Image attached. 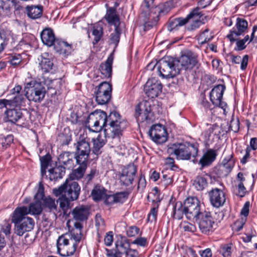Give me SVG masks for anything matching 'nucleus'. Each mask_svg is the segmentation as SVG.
Returning a JSON list of instances; mask_svg holds the SVG:
<instances>
[{
	"mask_svg": "<svg viewBox=\"0 0 257 257\" xmlns=\"http://www.w3.org/2000/svg\"><path fill=\"white\" fill-rule=\"evenodd\" d=\"M107 121L109 122V127L105 129V134L112 138L119 136L125 127V122L120 120V115L116 112H111L108 117L104 111L91 113L87 118V125L90 130L97 132L102 130Z\"/></svg>",
	"mask_w": 257,
	"mask_h": 257,
	"instance_id": "obj_1",
	"label": "nucleus"
},
{
	"mask_svg": "<svg viewBox=\"0 0 257 257\" xmlns=\"http://www.w3.org/2000/svg\"><path fill=\"white\" fill-rule=\"evenodd\" d=\"M82 225L75 222L74 227L69 232L60 236L57 240V252L62 256H68L74 254L78 243L83 237Z\"/></svg>",
	"mask_w": 257,
	"mask_h": 257,
	"instance_id": "obj_2",
	"label": "nucleus"
},
{
	"mask_svg": "<svg viewBox=\"0 0 257 257\" xmlns=\"http://www.w3.org/2000/svg\"><path fill=\"white\" fill-rule=\"evenodd\" d=\"M169 155H175L177 159L189 160L191 157H195L198 153V148L189 143L173 144L167 149Z\"/></svg>",
	"mask_w": 257,
	"mask_h": 257,
	"instance_id": "obj_3",
	"label": "nucleus"
},
{
	"mask_svg": "<svg viewBox=\"0 0 257 257\" xmlns=\"http://www.w3.org/2000/svg\"><path fill=\"white\" fill-rule=\"evenodd\" d=\"M80 187L77 182L70 180H66L65 183L58 189H54L53 193L58 196L64 194L68 199L75 200L80 194Z\"/></svg>",
	"mask_w": 257,
	"mask_h": 257,
	"instance_id": "obj_4",
	"label": "nucleus"
},
{
	"mask_svg": "<svg viewBox=\"0 0 257 257\" xmlns=\"http://www.w3.org/2000/svg\"><path fill=\"white\" fill-rule=\"evenodd\" d=\"M158 70L164 78H173L179 74V68L176 67L175 59L166 57L159 62Z\"/></svg>",
	"mask_w": 257,
	"mask_h": 257,
	"instance_id": "obj_5",
	"label": "nucleus"
},
{
	"mask_svg": "<svg viewBox=\"0 0 257 257\" xmlns=\"http://www.w3.org/2000/svg\"><path fill=\"white\" fill-rule=\"evenodd\" d=\"M184 203L185 215L188 219H195L204 211L201 208L200 202L196 197H188Z\"/></svg>",
	"mask_w": 257,
	"mask_h": 257,
	"instance_id": "obj_6",
	"label": "nucleus"
},
{
	"mask_svg": "<svg viewBox=\"0 0 257 257\" xmlns=\"http://www.w3.org/2000/svg\"><path fill=\"white\" fill-rule=\"evenodd\" d=\"M24 91L27 98L35 102H40L45 96V88L39 83H28L25 87Z\"/></svg>",
	"mask_w": 257,
	"mask_h": 257,
	"instance_id": "obj_7",
	"label": "nucleus"
},
{
	"mask_svg": "<svg viewBox=\"0 0 257 257\" xmlns=\"http://www.w3.org/2000/svg\"><path fill=\"white\" fill-rule=\"evenodd\" d=\"M176 67L179 68V72L181 70H191L197 64V55L191 51H186L177 59H175Z\"/></svg>",
	"mask_w": 257,
	"mask_h": 257,
	"instance_id": "obj_8",
	"label": "nucleus"
},
{
	"mask_svg": "<svg viewBox=\"0 0 257 257\" xmlns=\"http://www.w3.org/2000/svg\"><path fill=\"white\" fill-rule=\"evenodd\" d=\"M76 146L75 159L77 163L87 162L91 151L89 139L83 138L77 141Z\"/></svg>",
	"mask_w": 257,
	"mask_h": 257,
	"instance_id": "obj_9",
	"label": "nucleus"
},
{
	"mask_svg": "<svg viewBox=\"0 0 257 257\" xmlns=\"http://www.w3.org/2000/svg\"><path fill=\"white\" fill-rule=\"evenodd\" d=\"M112 91L111 85L107 82L101 83L95 91V100L98 104L103 105L107 103L110 100Z\"/></svg>",
	"mask_w": 257,
	"mask_h": 257,
	"instance_id": "obj_10",
	"label": "nucleus"
},
{
	"mask_svg": "<svg viewBox=\"0 0 257 257\" xmlns=\"http://www.w3.org/2000/svg\"><path fill=\"white\" fill-rule=\"evenodd\" d=\"M44 197V187L42 183L40 182L36 194L34 196V201L30 204L29 213L33 215H39L42 211V201Z\"/></svg>",
	"mask_w": 257,
	"mask_h": 257,
	"instance_id": "obj_11",
	"label": "nucleus"
},
{
	"mask_svg": "<svg viewBox=\"0 0 257 257\" xmlns=\"http://www.w3.org/2000/svg\"><path fill=\"white\" fill-rule=\"evenodd\" d=\"M195 220L203 233L207 234L212 231L214 221L210 212H203Z\"/></svg>",
	"mask_w": 257,
	"mask_h": 257,
	"instance_id": "obj_12",
	"label": "nucleus"
},
{
	"mask_svg": "<svg viewBox=\"0 0 257 257\" xmlns=\"http://www.w3.org/2000/svg\"><path fill=\"white\" fill-rule=\"evenodd\" d=\"M21 90L20 85L16 86L12 90L11 93L8 96L10 106L20 107L25 106L26 98L24 95L20 93Z\"/></svg>",
	"mask_w": 257,
	"mask_h": 257,
	"instance_id": "obj_13",
	"label": "nucleus"
},
{
	"mask_svg": "<svg viewBox=\"0 0 257 257\" xmlns=\"http://www.w3.org/2000/svg\"><path fill=\"white\" fill-rule=\"evenodd\" d=\"M135 115L138 121L143 122L145 120H151L153 113L150 103L147 101L139 103L136 108Z\"/></svg>",
	"mask_w": 257,
	"mask_h": 257,
	"instance_id": "obj_14",
	"label": "nucleus"
},
{
	"mask_svg": "<svg viewBox=\"0 0 257 257\" xmlns=\"http://www.w3.org/2000/svg\"><path fill=\"white\" fill-rule=\"evenodd\" d=\"M149 135L156 143L162 144L167 140L166 130L160 124L153 125L149 131Z\"/></svg>",
	"mask_w": 257,
	"mask_h": 257,
	"instance_id": "obj_15",
	"label": "nucleus"
},
{
	"mask_svg": "<svg viewBox=\"0 0 257 257\" xmlns=\"http://www.w3.org/2000/svg\"><path fill=\"white\" fill-rule=\"evenodd\" d=\"M162 85L161 82L155 78L148 80L144 86V91L151 98L156 97L161 92Z\"/></svg>",
	"mask_w": 257,
	"mask_h": 257,
	"instance_id": "obj_16",
	"label": "nucleus"
},
{
	"mask_svg": "<svg viewBox=\"0 0 257 257\" xmlns=\"http://www.w3.org/2000/svg\"><path fill=\"white\" fill-rule=\"evenodd\" d=\"M235 28L231 31L230 34L227 36L230 42L236 40V38L243 35L248 28V23L244 19L237 18L236 19Z\"/></svg>",
	"mask_w": 257,
	"mask_h": 257,
	"instance_id": "obj_17",
	"label": "nucleus"
},
{
	"mask_svg": "<svg viewBox=\"0 0 257 257\" xmlns=\"http://www.w3.org/2000/svg\"><path fill=\"white\" fill-rule=\"evenodd\" d=\"M209 196L211 204L216 208L222 206L226 201L225 193L218 188L211 190L209 192Z\"/></svg>",
	"mask_w": 257,
	"mask_h": 257,
	"instance_id": "obj_18",
	"label": "nucleus"
},
{
	"mask_svg": "<svg viewBox=\"0 0 257 257\" xmlns=\"http://www.w3.org/2000/svg\"><path fill=\"white\" fill-rule=\"evenodd\" d=\"M225 89L223 85L215 86L210 93V100L212 103L217 106L223 108L225 104L222 101L223 94Z\"/></svg>",
	"mask_w": 257,
	"mask_h": 257,
	"instance_id": "obj_19",
	"label": "nucleus"
},
{
	"mask_svg": "<svg viewBox=\"0 0 257 257\" xmlns=\"http://www.w3.org/2000/svg\"><path fill=\"white\" fill-rule=\"evenodd\" d=\"M137 172V167L134 164H130L123 171L120 180L125 185L131 184Z\"/></svg>",
	"mask_w": 257,
	"mask_h": 257,
	"instance_id": "obj_20",
	"label": "nucleus"
},
{
	"mask_svg": "<svg viewBox=\"0 0 257 257\" xmlns=\"http://www.w3.org/2000/svg\"><path fill=\"white\" fill-rule=\"evenodd\" d=\"M35 222L30 217L22 219L20 223L15 224L16 233L19 236H22L26 232L30 231L33 229Z\"/></svg>",
	"mask_w": 257,
	"mask_h": 257,
	"instance_id": "obj_21",
	"label": "nucleus"
},
{
	"mask_svg": "<svg viewBox=\"0 0 257 257\" xmlns=\"http://www.w3.org/2000/svg\"><path fill=\"white\" fill-rule=\"evenodd\" d=\"M71 214L75 220L83 221L88 218L89 214V207L84 205L76 206L73 209Z\"/></svg>",
	"mask_w": 257,
	"mask_h": 257,
	"instance_id": "obj_22",
	"label": "nucleus"
},
{
	"mask_svg": "<svg viewBox=\"0 0 257 257\" xmlns=\"http://www.w3.org/2000/svg\"><path fill=\"white\" fill-rule=\"evenodd\" d=\"M197 13V9H194L185 18H178L172 21L169 23L171 30L174 29L178 27H181L186 24L192 18L196 19L198 17V14Z\"/></svg>",
	"mask_w": 257,
	"mask_h": 257,
	"instance_id": "obj_23",
	"label": "nucleus"
},
{
	"mask_svg": "<svg viewBox=\"0 0 257 257\" xmlns=\"http://www.w3.org/2000/svg\"><path fill=\"white\" fill-rule=\"evenodd\" d=\"M74 156L72 154L69 152H64L61 154L58 157V161L60 164L59 167L65 169H71L74 165Z\"/></svg>",
	"mask_w": 257,
	"mask_h": 257,
	"instance_id": "obj_24",
	"label": "nucleus"
},
{
	"mask_svg": "<svg viewBox=\"0 0 257 257\" xmlns=\"http://www.w3.org/2000/svg\"><path fill=\"white\" fill-rule=\"evenodd\" d=\"M41 38L43 44L49 47L53 45L57 41L53 31L50 28H46L42 31Z\"/></svg>",
	"mask_w": 257,
	"mask_h": 257,
	"instance_id": "obj_25",
	"label": "nucleus"
},
{
	"mask_svg": "<svg viewBox=\"0 0 257 257\" xmlns=\"http://www.w3.org/2000/svg\"><path fill=\"white\" fill-rule=\"evenodd\" d=\"M113 60V54L112 53L108 56L106 61L100 65L99 70L103 77L109 78L111 77Z\"/></svg>",
	"mask_w": 257,
	"mask_h": 257,
	"instance_id": "obj_26",
	"label": "nucleus"
},
{
	"mask_svg": "<svg viewBox=\"0 0 257 257\" xmlns=\"http://www.w3.org/2000/svg\"><path fill=\"white\" fill-rule=\"evenodd\" d=\"M29 214L28 208L26 206L17 207L12 215V221L15 224L20 223L22 219L28 218L26 216Z\"/></svg>",
	"mask_w": 257,
	"mask_h": 257,
	"instance_id": "obj_27",
	"label": "nucleus"
},
{
	"mask_svg": "<svg viewBox=\"0 0 257 257\" xmlns=\"http://www.w3.org/2000/svg\"><path fill=\"white\" fill-rule=\"evenodd\" d=\"M217 156L216 151L213 149L208 150L199 160V164L202 167L209 166L214 161Z\"/></svg>",
	"mask_w": 257,
	"mask_h": 257,
	"instance_id": "obj_28",
	"label": "nucleus"
},
{
	"mask_svg": "<svg viewBox=\"0 0 257 257\" xmlns=\"http://www.w3.org/2000/svg\"><path fill=\"white\" fill-rule=\"evenodd\" d=\"M54 45V48L57 52L65 56H68L72 51L71 45L68 44L67 42L57 40Z\"/></svg>",
	"mask_w": 257,
	"mask_h": 257,
	"instance_id": "obj_29",
	"label": "nucleus"
},
{
	"mask_svg": "<svg viewBox=\"0 0 257 257\" xmlns=\"http://www.w3.org/2000/svg\"><path fill=\"white\" fill-rule=\"evenodd\" d=\"M104 19L109 24L113 25L115 27H119L120 22L115 9L112 8H109L107 10Z\"/></svg>",
	"mask_w": 257,
	"mask_h": 257,
	"instance_id": "obj_30",
	"label": "nucleus"
},
{
	"mask_svg": "<svg viewBox=\"0 0 257 257\" xmlns=\"http://www.w3.org/2000/svg\"><path fill=\"white\" fill-rule=\"evenodd\" d=\"M13 6V0H0V16L3 17L10 16Z\"/></svg>",
	"mask_w": 257,
	"mask_h": 257,
	"instance_id": "obj_31",
	"label": "nucleus"
},
{
	"mask_svg": "<svg viewBox=\"0 0 257 257\" xmlns=\"http://www.w3.org/2000/svg\"><path fill=\"white\" fill-rule=\"evenodd\" d=\"M28 16L32 19H37L41 17L43 14L42 6H31L26 7Z\"/></svg>",
	"mask_w": 257,
	"mask_h": 257,
	"instance_id": "obj_32",
	"label": "nucleus"
},
{
	"mask_svg": "<svg viewBox=\"0 0 257 257\" xmlns=\"http://www.w3.org/2000/svg\"><path fill=\"white\" fill-rule=\"evenodd\" d=\"M5 114L8 121L13 123L16 122L23 116V114L20 109H9L5 111Z\"/></svg>",
	"mask_w": 257,
	"mask_h": 257,
	"instance_id": "obj_33",
	"label": "nucleus"
},
{
	"mask_svg": "<svg viewBox=\"0 0 257 257\" xmlns=\"http://www.w3.org/2000/svg\"><path fill=\"white\" fill-rule=\"evenodd\" d=\"M65 173V170L62 167H56L49 170L48 177L51 181H56L58 179L62 178Z\"/></svg>",
	"mask_w": 257,
	"mask_h": 257,
	"instance_id": "obj_34",
	"label": "nucleus"
},
{
	"mask_svg": "<svg viewBox=\"0 0 257 257\" xmlns=\"http://www.w3.org/2000/svg\"><path fill=\"white\" fill-rule=\"evenodd\" d=\"M130 243L127 240L121 238L115 242L116 251L119 254L125 253L130 249Z\"/></svg>",
	"mask_w": 257,
	"mask_h": 257,
	"instance_id": "obj_35",
	"label": "nucleus"
},
{
	"mask_svg": "<svg viewBox=\"0 0 257 257\" xmlns=\"http://www.w3.org/2000/svg\"><path fill=\"white\" fill-rule=\"evenodd\" d=\"M173 7V2L170 1L155 7L153 10L154 11L155 15H157V13H158L160 15L161 14H167Z\"/></svg>",
	"mask_w": 257,
	"mask_h": 257,
	"instance_id": "obj_36",
	"label": "nucleus"
},
{
	"mask_svg": "<svg viewBox=\"0 0 257 257\" xmlns=\"http://www.w3.org/2000/svg\"><path fill=\"white\" fill-rule=\"evenodd\" d=\"M87 163H77L79 165V166L77 169L74 170L70 175V178L72 180H78L83 176L87 168Z\"/></svg>",
	"mask_w": 257,
	"mask_h": 257,
	"instance_id": "obj_37",
	"label": "nucleus"
},
{
	"mask_svg": "<svg viewBox=\"0 0 257 257\" xmlns=\"http://www.w3.org/2000/svg\"><path fill=\"white\" fill-rule=\"evenodd\" d=\"M46 56H47V53H44L41 56V59L39 63V65L41 69L44 72H48L52 70L53 66V63L50 58H47Z\"/></svg>",
	"mask_w": 257,
	"mask_h": 257,
	"instance_id": "obj_38",
	"label": "nucleus"
},
{
	"mask_svg": "<svg viewBox=\"0 0 257 257\" xmlns=\"http://www.w3.org/2000/svg\"><path fill=\"white\" fill-rule=\"evenodd\" d=\"M147 21L145 20L144 25L145 31H147L155 26L159 20V15L155 14H149L146 16Z\"/></svg>",
	"mask_w": 257,
	"mask_h": 257,
	"instance_id": "obj_39",
	"label": "nucleus"
},
{
	"mask_svg": "<svg viewBox=\"0 0 257 257\" xmlns=\"http://www.w3.org/2000/svg\"><path fill=\"white\" fill-rule=\"evenodd\" d=\"M106 190L101 186H96L91 192V196L95 201L104 199L106 196Z\"/></svg>",
	"mask_w": 257,
	"mask_h": 257,
	"instance_id": "obj_40",
	"label": "nucleus"
},
{
	"mask_svg": "<svg viewBox=\"0 0 257 257\" xmlns=\"http://www.w3.org/2000/svg\"><path fill=\"white\" fill-rule=\"evenodd\" d=\"M234 162L231 155L223 159L222 162V167L225 171V174H227L231 171L234 165Z\"/></svg>",
	"mask_w": 257,
	"mask_h": 257,
	"instance_id": "obj_41",
	"label": "nucleus"
},
{
	"mask_svg": "<svg viewBox=\"0 0 257 257\" xmlns=\"http://www.w3.org/2000/svg\"><path fill=\"white\" fill-rule=\"evenodd\" d=\"M92 141L93 145L92 152L95 155H98L101 153L100 150L104 145V142L100 135H98L96 138H93Z\"/></svg>",
	"mask_w": 257,
	"mask_h": 257,
	"instance_id": "obj_42",
	"label": "nucleus"
},
{
	"mask_svg": "<svg viewBox=\"0 0 257 257\" xmlns=\"http://www.w3.org/2000/svg\"><path fill=\"white\" fill-rule=\"evenodd\" d=\"M193 186L197 190L202 191L207 186V182L204 177L198 176L193 181Z\"/></svg>",
	"mask_w": 257,
	"mask_h": 257,
	"instance_id": "obj_43",
	"label": "nucleus"
},
{
	"mask_svg": "<svg viewBox=\"0 0 257 257\" xmlns=\"http://www.w3.org/2000/svg\"><path fill=\"white\" fill-rule=\"evenodd\" d=\"M185 215L184 203L183 205L180 202L176 203L174 207V217L177 219H181Z\"/></svg>",
	"mask_w": 257,
	"mask_h": 257,
	"instance_id": "obj_44",
	"label": "nucleus"
},
{
	"mask_svg": "<svg viewBox=\"0 0 257 257\" xmlns=\"http://www.w3.org/2000/svg\"><path fill=\"white\" fill-rule=\"evenodd\" d=\"M213 37L212 34L208 29H205L198 37V43L203 45L210 41Z\"/></svg>",
	"mask_w": 257,
	"mask_h": 257,
	"instance_id": "obj_45",
	"label": "nucleus"
},
{
	"mask_svg": "<svg viewBox=\"0 0 257 257\" xmlns=\"http://www.w3.org/2000/svg\"><path fill=\"white\" fill-rule=\"evenodd\" d=\"M232 62L235 64L241 63V69L244 70L247 65L248 61V56L247 55H244L243 58L239 56H232L231 57Z\"/></svg>",
	"mask_w": 257,
	"mask_h": 257,
	"instance_id": "obj_46",
	"label": "nucleus"
},
{
	"mask_svg": "<svg viewBox=\"0 0 257 257\" xmlns=\"http://www.w3.org/2000/svg\"><path fill=\"white\" fill-rule=\"evenodd\" d=\"M43 205L45 207L47 208L50 211H53L56 210L57 202H55V200L50 197L43 198Z\"/></svg>",
	"mask_w": 257,
	"mask_h": 257,
	"instance_id": "obj_47",
	"label": "nucleus"
},
{
	"mask_svg": "<svg viewBox=\"0 0 257 257\" xmlns=\"http://www.w3.org/2000/svg\"><path fill=\"white\" fill-rule=\"evenodd\" d=\"M233 251L232 244L227 243L221 244L219 251L223 257H230Z\"/></svg>",
	"mask_w": 257,
	"mask_h": 257,
	"instance_id": "obj_48",
	"label": "nucleus"
},
{
	"mask_svg": "<svg viewBox=\"0 0 257 257\" xmlns=\"http://www.w3.org/2000/svg\"><path fill=\"white\" fill-rule=\"evenodd\" d=\"M50 160L51 156L49 154H47L41 158V172L42 176H44L46 174V170L48 166Z\"/></svg>",
	"mask_w": 257,
	"mask_h": 257,
	"instance_id": "obj_49",
	"label": "nucleus"
},
{
	"mask_svg": "<svg viewBox=\"0 0 257 257\" xmlns=\"http://www.w3.org/2000/svg\"><path fill=\"white\" fill-rule=\"evenodd\" d=\"M121 33V30L119 27H115V30L113 33L110 35V41L116 46L119 41V36Z\"/></svg>",
	"mask_w": 257,
	"mask_h": 257,
	"instance_id": "obj_50",
	"label": "nucleus"
},
{
	"mask_svg": "<svg viewBox=\"0 0 257 257\" xmlns=\"http://www.w3.org/2000/svg\"><path fill=\"white\" fill-rule=\"evenodd\" d=\"M13 136L11 135L0 138V144L4 149H6L13 142Z\"/></svg>",
	"mask_w": 257,
	"mask_h": 257,
	"instance_id": "obj_51",
	"label": "nucleus"
},
{
	"mask_svg": "<svg viewBox=\"0 0 257 257\" xmlns=\"http://www.w3.org/2000/svg\"><path fill=\"white\" fill-rule=\"evenodd\" d=\"M92 34L94 36L93 43H97L100 39L102 35V28L99 26L94 27Z\"/></svg>",
	"mask_w": 257,
	"mask_h": 257,
	"instance_id": "obj_52",
	"label": "nucleus"
},
{
	"mask_svg": "<svg viewBox=\"0 0 257 257\" xmlns=\"http://www.w3.org/2000/svg\"><path fill=\"white\" fill-rule=\"evenodd\" d=\"M61 197L59 198L60 206L63 210L66 211L69 208L70 202L72 200L68 199L64 194H62Z\"/></svg>",
	"mask_w": 257,
	"mask_h": 257,
	"instance_id": "obj_53",
	"label": "nucleus"
},
{
	"mask_svg": "<svg viewBox=\"0 0 257 257\" xmlns=\"http://www.w3.org/2000/svg\"><path fill=\"white\" fill-rule=\"evenodd\" d=\"M195 9H197V13L198 14V17L196 19H195L194 18H192L191 20H192L193 21V23L190 25V29L193 30H195V29L198 28L202 24V22L200 20V18L202 16V14H201V12H199V8H196Z\"/></svg>",
	"mask_w": 257,
	"mask_h": 257,
	"instance_id": "obj_54",
	"label": "nucleus"
},
{
	"mask_svg": "<svg viewBox=\"0 0 257 257\" xmlns=\"http://www.w3.org/2000/svg\"><path fill=\"white\" fill-rule=\"evenodd\" d=\"M181 228L184 231L194 232L196 228V226L188 222H183L180 225Z\"/></svg>",
	"mask_w": 257,
	"mask_h": 257,
	"instance_id": "obj_55",
	"label": "nucleus"
},
{
	"mask_svg": "<svg viewBox=\"0 0 257 257\" xmlns=\"http://www.w3.org/2000/svg\"><path fill=\"white\" fill-rule=\"evenodd\" d=\"M115 203H122L127 197V195L125 192H120L114 194Z\"/></svg>",
	"mask_w": 257,
	"mask_h": 257,
	"instance_id": "obj_56",
	"label": "nucleus"
},
{
	"mask_svg": "<svg viewBox=\"0 0 257 257\" xmlns=\"http://www.w3.org/2000/svg\"><path fill=\"white\" fill-rule=\"evenodd\" d=\"M239 128V121L238 119H232L230 122L229 129L236 133Z\"/></svg>",
	"mask_w": 257,
	"mask_h": 257,
	"instance_id": "obj_57",
	"label": "nucleus"
},
{
	"mask_svg": "<svg viewBox=\"0 0 257 257\" xmlns=\"http://www.w3.org/2000/svg\"><path fill=\"white\" fill-rule=\"evenodd\" d=\"M154 0H144V7L146 9V13L151 11L149 14H154V11L153 10L154 8L153 7Z\"/></svg>",
	"mask_w": 257,
	"mask_h": 257,
	"instance_id": "obj_58",
	"label": "nucleus"
},
{
	"mask_svg": "<svg viewBox=\"0 0 257 257\" xmlns=\"http://www.w3.org/2000/svg\"><path fill=\"white\" fill-rule=\"evenodd\" d=\"M140 229L136 226H130L126 230V234L129 237H134L138 235Z\"/></svg>",
	"mask_w": 257,
	"mask_h": 257,
	"instance_id": "obj_59",
	"label": "nucleus"
},
{
	"mask_svg": "<svg viewBox=\"0 0 257 257\" xmlns=\"http://www.w3.org/2000/svg\"><path fill=\"white\" fill-rule=\"evenodd\" d=\"M218 127L217 125H212L211 126L207 131H206L205 136L206 138L209 139L211 137V134H214V135L216 134V130H218Z\"/></svg>",
	"mask_w": 257,
	"mask_h": 257,
	"instance_id": "obj_60",
	"label": "nucleus"
},
{
	"mask_svg": "<svg viewBox=\"0 0 257 257\" xmlns=\"http://www.w3.org/2000/svg\"><path fill=\"white\" fill-rule=\"evenodd\" d=\"M113 234L112 232H109L105 236L104 241L106 246H110L113 241Z\"/></svg>",
	"mask_w": 257,
	"mask_h": 257,
	"instance_id": "obj_61",
	"label": "nucleus"
},
{
	"mask_svg": "<svg viewBox=\"0 0 257 257\" xmlns=\"http://www.w3.org/2000/svg\"><path fill=\"white\" fill-rule=\"evenodd\" d=\"M132 243L141 246H145L147 243V240L145 237H138L133 241Z\"/></svg>",
	"mask_w": 257,
	"mask_h": 257,
	"instance_id": "obj_62",
	"label": "nucleus"
},
{
	"mask_svg": "<svg viewBox=\"0 0 257 257\" xmlns=\"http://www.w3.org/2000/svg\"><path fill=\"white\" fill-rule=\"evenodd\" d=\"M246 222V218H241L240 220H237L235 222L234 226L237 231H240L243 228L244 224Z\"/></svg>",
	"mask_w": 257,
	"mask_h": 257,
	"instance_id": "obj_63",
	"label": "nucleus"
},
{
	"mask_svg": "<svg viewBox=\"0 0 257 257\" xmlns=\"http://www.w3.org/2000/svg\"><path fill=\"white\" fill-rule=\"evenodd\" d=\"M249 205L250 203L249 202H245L241 210L240 213L242 215L244 216V218H245L248 215Z\"/></svg>",
	"mask_w": 257,
	"mask_h": 257,
	"instance_id": "obj_64",
	"label": "nucleus"
}]
</instances>
